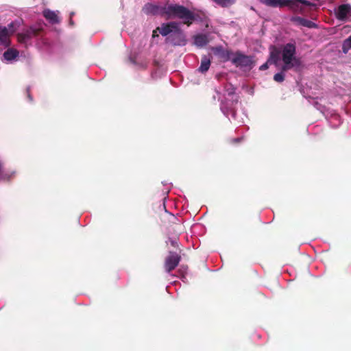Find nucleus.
Listing matches in <instances>:
<instances>
[{"label":"nucleus","instance_id":"nucleus-26","mask_svg":"<svg viewBox=\"0 0 351 351\" xmlns=\"http://www.w3.org/2000/svg\"><path fill=\"white\" fill-rule=\"evenodd\" d=\"M241 138H234L233 141H234V142H240V141H241Z\"/></svg>","mask_w":351,"mask_h":351},{"label":"nucleus","instance_id":"nucleus-14","mask_svg":"<svg viewBox=\"0 0 351 351\" xmlns=\"http://www.w3.org/2000/svg\"><path fill=\"white\" fill-rule=\"evenodd\" d=\"M19 56V51L13 48H10L5 51L3 54V58L5 61L10 63L16 60Z\"/></svg>","mask_w":351,"mask_h":351},{"label":"nucleus","instance_id":"nucleus-22","mask_svg":"<svg viewBox=\"0 0 351 351\" xmlns=\"http://www.w3.org/2000/svg\"><path fill=\"white\" fill-rule=\"evenodd\" d=\"M269 64V62H268V61L265 63H264L263 64H262L261 66H260V70L261 71H264V70H266L268 69L269 66L268 64Z\"/></svg>","mask_w":351,"mask_h":351},{"label":"nucleus","instance_id":"nucleus-21","mask_svg":"<svg viewBox=\"0 0 351 351\" xmlns=\"http://www.w3.org/2000/svg\"><path fill=\"white\" fill-rule=\"evenodd\" d=\"M285 71L283 70V66L282 67V71L279 73H277L274 76V80L277 82H282L285 80Z\"/></svg>","mask_w":351,"mask_h":351},{"label":"nucleus","instance_id":"nucleus-15","mask_svg":"<svg viewBox=\"0 0 351 351\" xmlns=\"http://www.w3.org/2000/svg\"><path fill=\"white\" fill-rule=\"evenodd\" d=\"M208 43L207 36L205 34H197L194 36V43L197 47H204Z\"/></svg>","mask_w":351,"mask_h":351},{"label":"nucleus","instance_id":"nucleus-27","mask_svg":"<svg viewBox=\"0 0 351 351\" xmlns=\"http://www.w3.org/2000/svg\"><path fill=\"white\" fill-rule=\"evenodd\" d=\"M334 118H335V119H339V117L337 115H335V116H334Z\"/></svg>","mask_w":351,"mask_h":351},{"label":"nucleus","instance_id":"nucleus-12","mask_svg":"<svg viewBox=\"0 0 351 351\" xmlns=\"http://www.w3.org/2000/svg\"><path fill=\"white\" fill-rule=\"evenodd\" d=\"M43 16L51 24L58 23L60 22L58 14V12H54L49 9L43 10Z\"/></svg>","mask_w":351,"mask_h":351},{"label":"nucleus","instance_id":"nucleus-9","mask_svg":"<svg viewBox=\"0 0 351 351\" xmlns=\"http://www.w3.org/2000/svg\"><path fill=\"white\" fill-rule=\"evenodd\" d=\"M37 30L30 27L18 34V40L25 45L30 44L31 39L36 35Z\"/></svg>","mask_w":351,"mask_h":351},{"label":"nucleus","instance_id":"nucleus-1","mask_svg":"<svg viewBox=\"0 0 351 351\" xmlns=\"http://www.w3.org/2000/svg\"><path fill=\"white\" fill-rule=\"evenodd\" d=\"M160 34L167 36V43L177 46H184L186 40L184 32L180 29V23L177 22H169L162 24L158 28Z\"/></svg>","mask_w":351,"mask_h":351},{"label":"nucleus","instance_id":"nucleus-4","mask_svg":"<svg viewBox=\"0 0 351 351\" xmlns=\"http://www.w3.org/2000/svg\"><path fill=\"white\" fill-rule=\"evenodd\" d=\"M296 47L294 43H287L282 50V58L284 63L283 70L287 71L300 66V60L295 56Z\"/></svg>","mask_w":351,"mask_h":351},{"label":"nucleus","instance_id":"nucleus-25","mask_svg":"<svg viewBox=\"0 0 351 351\" xmlns=\"http://www.w3.org/2000/svg\"><path fill=\"white\" fill-rule=\"evenodd\" d=\"M171 243L173 246H176L177 244V242L175 240H171Z\"/></svg>","mask_w":351,"mask_h":351},{"label":"nucleus","instance_id":"nucleus-10","mask_svg":"<svg viewBox=\"0 0 351 351\" xmlns=\"http://www.w3.org/2000/svg\"><path fill=\"white\" fill-rule=\"evenodd\" d=\"M214 53L219 57L223 62L232 60L234 53L229 50H225L222 47H217L213 49Z\"/></svg>","mask_w":351,"mask_h":351},{"label":"nucleus","instance_id":"nucleus-5","mask_svg":"<svg viewBox=\"0 0 351 351\" xmlns=\"http://www.w3.org/2000/svg\"><path fill=\"white\" fill-rule=\"evenodd\" d=\"M223 97L225 100L221 101L220 109L225 116H228L229 110L234 114V106L238 102L235 95V88L232 84H227L224 88Z\"/></svg>","mask_w":351,"mask_h":351},{"label":"nucleus","instance_id":"nucleus-7","mask_svg":"<svg viewBox=\"0 0 351 351\" xmlns=\"http://www.w3.org/2000/svg\"><path fill=\"white\" fill-rule=\"evenodd\" d=\"M336 17L341 21L351 20V6L349 4H342L335 10Z\"/></svg>","mask_w":351,"mask_h":351},{"label":"nucleus","instance_id":"nucleus-19","mask_svg":"<svg viewBox=\"0 0 351 351\" xmlns=\"http://www.w3.org/2000/svg\"><path fill=\"white\" fill-rule=\"evenodd\" d=\"M218 5L221 7H228L233 5L235 3V0H212Z\"/></svg>","mask_w":351,"mask_h":351},{"label":"nucleus","instance_id":"nucleus-2","mask_svg":"<svg viewBox=\"0 0 351 351\" xmlns=\"http://www.w3.org/2000/svg\"><path fill=\"white\" fill-rule=\"evenodd\" d=\"M161 14L168 18L181 19L184 24L190 25L195 19L194 14L186 8L178 4H167L161 8Z\"/></svg>","mask_w":351,"mask_h":351},{"label":"nucleus","instance_id":"nucleus-13","mask_svg":"<svg viewBox=\"0 0 351 351\" xmlns=\"http://www.w3.org/2000/svg\"><path fill=\"white\" fill-rule=\"evenodd\" d=\"M8 29L5 27L0 26V45L8 47L10 45Z\"/></svg>","mask_w":351,"mask_h":351},{"label":"nucleus","instance_id":"nucleus-20","mask_svg":"<svg viewBox=\"0 0 351 351\" xmlns=\"http://www.w3.org/2000/svg\"><path fill=\"white\" fill-rule=\"evenodd\" d=\"M351 49V36L346 39L343 43L342 50L344 53H348V51Z\"/></svg>","mask_w":351,"mask_h":351},{"label":"nucleus","instance_id":"nucleus-11","mask_svg":"<svg viewBox=\"0 0 351 351\" xmlns=\"http://www.w3.org/2000/svg\"><path fill=\"white\" fill-rule=\"evenodd\" d=\"M290 21L296 25L308 28H313L316 27V24L313 21L305 19L300 16H292Z\"/></svg>","mask_w":351,"mask_h":351},{"label":"nucleus","instance_id":"nucleus-8","mask_svg":"<svg viewBox=\"0 0 351 351\" xmlns=\"http://www.w3.org/2000/svg\"><path fill=\"white\" fill-rule=\"evenodd\" d=\"M180 256L175 252H170L169 255L166 258L165 267L166 271L169 273L173 270L179 264Z\"/></svg>","mask_w":351,"mask_h":351},{"label":"nucleus","instance_id":"nucleus-28","mask_svg":"<svg viewBox=\"0 0 351 351\" xmlns=\"http://www.w3.org/2000/svg\"><path fill=\"white\" fill-rule=\"evenodd\" d=\"M70 24H71V25L73 24V21L71 19L70 20Z\"/></svg>","mask_w":351,"mask_h":351},{"label":"nucleus","instance_id":"nucleus-6","mask_svg":"<svg viewBox=\"0 0 351 351\" xmlns=\"http://www.w3.org/2000/svg\"><path fill=\"white\" fill-rule=\"evenodd\" d=\"M231 62L237 67L251 69L253 66L252 58L239 51L234 53Z\"/></svg>","mask_w":351,"mask_h":351},{"label":"nucleus","instance_id":"nucleus-18","mask_svg":"<svg viewBox=\"0 0 351 351\" xmlns=\"http://www.w3.org/2000/svg\"><path fill=\"white\" fill-rule=\"evenodd\" d=\"M280 61L279 53L277 51H272L270 55V58L268 60V62L270 64H273L276 66H278V62Z\"/></svg>","mask_w":351,"mask_h":351},{"label":"nucleus","instance_id":"nucleus-23","mask_svg":"<svg viewBox=\"0 0 351 351\" xmlns=\"http://www.w3.org/2000/svg\"><path fill=\"white\" fill-rule=\"evenodd\" d=\"M315 106H316V108L322 112H324V107L321 106L320 105H318V104L316 102L315 104Z\"/></svg>","mask_w":351,"mask_h":351},{"label":"nucleus","instance_id":"nucleus-17","mask_svg":"<svg viewBox=\"0 0 351 351\" xmlns=\"http://www.w3.org/2000/svg\"><path fill=\"white\" fill-rule=\"evenodd\" d=\"M143 12L147 14H156L159 12L161 13V9L159 10V8L157 5L147 3L143 7Z\"/></svg>","mask_w":351,"mask_h":351},{"label":"nucleus","instance_id":"nucleus-16","mask_svg":"<svg viewBox=\"0 0 351 351\" xmlns=\"http://www.w3.org/2000/svg\"><path fill=\"white\" fill-rule=\"evenodd\" d=\"M210 60L206 56H203L201 60V64L198 68V71L202 73H206L210 68Z\"/></svg>","mask_w":351,"mask_h":351},{"label":"nucleus","instance_id":"nucleus-24","mask_svg":"<svg viewBox=\"0 0 351 351\" xmlns=\"http://www.w3.org/2000/svg\"><path fill=\"white\" fill-rule=\"evenodd\" d=\"M229 112L228 115H231V116H232V117L234 118V117H235V114L233 115V114H232V112L231 111H230V110H229V112ZM226 117H228V119H230V117H229V116H226Z\"/></svg>","mask_w":351,"mask_h":351},{"label":"nucleus","instance_id":"nucleus-3","mask_svg":"<svg viewBox=\"0 0 351 351\" xmlns=\"http://www.w3.org/2000/svg\"><path fill=\"white\" fill-rule=\"evenodd\" d=\"M267 6L272 8L289 7L294 12L302 14L303 5H311L312 3L306 0H260Z\"/></svg>","mask_w":351,"mask_h":351}]
</instances>
